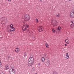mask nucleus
<instances>
[{
    "instance_id": "2",
    "label": "nucleus",
    "mask_w": 74,
    "mask_h": 74,
    "mask_svg": "<svg viewBox=\"0 0 74 74\" xmlns=\"http://www.w3.org/2000/svg\"><path fill=\"white\" fill-rule=\"evenodd\" d=\"M29 27V25L27 24H26L22 26V29L23 31H25L27 30V28H28Z\"/></svg>"
},
{
    "instance_id": "14",
    "label": "nucleus",
    "mask_w": 74,
    "mask_h": 74,
    "mask_svg": "<svg viewBox=\"0 0 74 74\" xmlns=\"http://www.w3.org/2000/svg\"><path fill=\"white\" fill-rule=\"evenodd\" d=\"M10 29H12V28H13V25L12 24H10L9 26Z\"/></svg>"
},
{
    "instance_id": "46",
    "label": "nucleus",
    "mask_w": 74,
    "mask_h": 74,
    "mask_svg": "<svg viewBox=\"0 0 74 74\" xmlns=\"http://www.w3.org/2000/svg\"><path fill=\"white\" fill-rule=\"evenodd\" d=\"M33 36H34V38H35V37H34V35H33Z\"/></svg>"
},
{
    "instance_id": "23",
    "label": "nucleus",
    "mask_w": 74,
    "mask_h": 74,
    "mask_svg": "<svg viewBox=\"0 0 74 74\" xmlns=\"http://www.w3.org/2000/svg\"><path fill=\"white\" fill-rule=\"evenodd\" d=\"M52 32L53 33H55V30L54 29V28H52Z\"/></svg>"
},
{
    "instance_id": "49",
    "label": "nucleus",
    "mask_w": 74,
    "mask_h": 74,
    "mask_svg": "<svg viewBox=\"0 0 74 74\" xmlns=\"http://www.w3.org/2000/svg\"><path fill=\"white\" fill-rule=\"evenodd\" d=\"M25 22H24V24H25Z\"/></svg>"
},
{
    "instance_id": "30",
    "label": "nucleus",
    "mask_w": 74,
    "mask_h": 74,
    "mask_svg": "<svg viewBox=\"0 0 74 74\" xmlns=\"http://www.w3.org/2000/svg\"><path fill=\"white\" fill-rule=\"evenodd\" d=\"M55 24L56 25V26H58V22L56 23H55Z\"/></svg>"
},
{
    "instance_id": "39",
    "label": "nucleus",
    "mask_w": 74,
    "mask_h": 74,
    "mask_svg": "<svg viewBox=\"0 0 74 74\" xmlns=\"http://www.w3.org/2000/svg\"><path fill=\"white\" fill-rule=\"evenodd\" d=\"M57 32H58V33H59V31L58 30H57Z\"/></svg>"
},
{
    "instance_id": "48",
    "label": "nucleus",
    "mask_w": 74,
    "mask_h": 74,
    "mask_svg": "<svg viewBox=\"0 0 74 74\" xmlns=\"http://www.w3.org/2000/svg\"><path fill=\"white\" fill-rule=\"evenodd\" d=\"M42 0H40V1H42Z\"/></svg>"
},
{
    "instance_id": "41",
    "label": "nucleus",
    "mask_w": 74,
    "mask_h": 74,
    "mask_svg": "<svg viewBox=\"0 0 74 74\" xmlns=\"http://www.w3.org/2000/svg\"><path fill=\"white\" fill-rule=\"evenodd\" d=\"M64 46H67V44H64Z\"/></svg>"
},
{
    "instance_id": "25",
    "label": "nucleus",
    "mask_w": 74,
    "mask_h": 74,
    "mask_svg": "<svg viewBox=\"0 0 74 74\" xmlns=\"http://www.w3.org/2000/svg\"><path fill=\"white\" fill-rule=\"evenodd\" d=\"M48 62L49 63V64H50V61H49V60L48 59Z\"/></svg>"
},
{
    "instance_id": "26",
    "label": "nucleus",
    "mask_w": 74,
    "mask_h": 74,
    "mask_svg": "<svg viewBox=\"0 0 74 74\" xmlns=\"http://www.w3.org/2000/svg\"><path fill=\"white\" fill-rule=\"evenodd\" d=\"M12 72H13L14 73H15V70H14V69H12Z\"/></svg>"
},
{
    "instance_id": "38",
    "label": "nucleus",
    "mask_w": 74,
    "mask_h": 74,
    "mask_svg": "<svg viewBox=\"0 0 74 74\" xmlns=\"http://www.w3.org/2000/svg\"><path fill=\"white\" fill-rule=\"evenodd\" d=\"M53 26H56V25L55 24L53 25Z\"/></svg>"
},
{
    "instance_id": "29",
    "label": "nucleus",
    "mask_w": 74,
    "mask_h": 74,
    "mask_svg": "<svg viewBox=\"0 0 74 74\" xmlns=\"http://www.w3.org/2000/svg\"><path fill=\"white\" fill-rule=\"evenodd\" d=\"M2 65V63H1V60H0V66H1Z\"/></svg>"
},
{
    "instance_id": "17",
    "label": "nucleus",
    "mask_w": 74,
    "mask_h": 74,
    "mask_svg": "<svg viewBox=\"0 0 74 74\" xmlns=\"http://www.w3.org/2000/svg\"><path fill=\"white\" fill-rule=\"evenodd\" d=\"M71 27H74V23H72L71 25Z\"/></svg>"
},
{
    "instance_id": "40",
    "label": "nucleus",
    "mask_w": 74,
    "mask_h": 74,
    "mask_svg": "<svg viewBox=\"0 0 74 74\" xmlns=\"http://www.w3.org/2000/svg\"><path fill=\"white\" fill-rule=\"evenodd\" d=\"M38 65H39V66H40V65H41V64L40 63H39Z\"/></svg>"
},
{
    "instance_id": "1",
    "label": "nucleus",
    "mask_w": 74,
    "mask_h": 74,
    "mask_svg": "<svg viewBox=\"0 0 74 74\" xmlns=\"http://www.w3.org/2000/svg\"><path fill=\"white\" fill-rule=\"evenodd\" d=\"M30 18V16L29 14H25L24 15L23 19L24 21H26L27 22V21H29Z\"/></svg>"
},
{
    "instance_id": "20",
    "label": "nucleus",
    "mask_w": 74,
    "mask_h": 74,
    "mask_svg": "<svg viewBox=\"0 0 74 74\" xmlns=\"http://www.w3.org/2000/svg\"><path fill=\"white\" fill-rule=\"evenodd\" d=\"M33 64H28V66L29 67H31L32 66V65H33Z\"/></svg>"
},
{
    "instance_id": "13",
    "label": "nucleus",
    "mask_w": 74,
    "mask_h": 74,
    "mask_svg": "<svg viewBox=\"0 0 74 74\" xmlns=\"http://www.w3.org/2000/svg\"><path fill=\"white\" fill-rule=\"evenodd\" d=\"M53 74H58V72L55 71H53Z\"/></svg>"
},
{
    "instance_id": "3",
    "label": "nucleus",
    "mask_w": 74,
    "mask_h": 74,
    "mask_svg": "<svg viewBox=\"0 0 74 74\" xmlns=\"http://www.w3.org/2000/svg\"><path fill=\"white\" fill-rule=\"evenodd\" d=\"M38 30L39 32L41 33V32H42V31L44 30V28L42 26H40L38 28Z\"/></svg>"
},
{
    "instance_id": "16",
    "label": "nucleus",
    "mask_w": 74,
    "mask_h": 74,
    "mask_svg": "<svg viewBox=\"0 0 74 74\" xmlns=\"http://www.w3.org/2000/svg\"><path fill=\"white\" fill-rule=\"evenodd\" d=\"M24 55L25 58H26V56H27V53L26 52H25L24 53Z\"/></svg>"
},
{
    "instance_id": "12",
    "label": "nucleus",
    "mask_w": 74,
    "mask_h": 74,
    "mask_svg": "<svg viewBox=\"0 0 74 74\" xmlns=\"http://www.w3.org/2000/svg\"><path fill=\"white\" fill-rule=\"evenodd\" d=\"M66 58L68 59L69 58V54L68 53H66Z\"/></svg>"
},
{
    "instance_id": "47",
    "label": "nucleus",
    "mask_w": 74,
    "mask_h": 74,
    "mask_svg": "<svg viewBox=\"0 0 74 74\" xmlns=\"http://www.w3.org/2000/svg\"><path fill=\"white\" fill-rule=\"evenodd\" d=\"M69 0V1H71V0Z\"/></svg>"
},
{
    "instance_id": "31",
    "label": "nucleus",
    "mask_w": 74,
    "mask_h": 74,
    "mask_svg": "<svg viewBox=\"0 0 74 74\" xmlns=\"http://www.w3.org/2000/svg\"><path fill=\"white\" fill-rule=\"evenodd\" d=\"M9 30H10V32H12V29H9Z\"/></svg>"
},
{
    "instance_id": "52",
    "label": "nucleus",
    "mask_w": 74,
    "mask_h": 74,
    "mask_svg": "<svg viewBox=\"0 0 74 74\" xmlns=\"http://www.w3.org/2000/svg\"><path fill=\"white\" fill-rule=\"evenodd\" d=\"M8 29H9V27H8Z\"/></svg>"
},
{
    "instance_id": "11",
    "label": "nucleus",
    "mask_w": 74,
    "mask_h": 74,
    "mask_svg": "<svg viewBox=\"0 0 74 74\" xmlns=\"http://www.w3.org/2000/svg\"><path fill=\"white\" fill-rule=\"evenodd\" d=\"M10 74H15V72H12V70H10Z\"/></svg>"
},
{
    "instance_id": "43",
    "label": "nucleus",
    "mask_w": 74,
    "mask_h": 74,
    "mask_svg": "<svg viewBox=\"0 0 74 74\" xmlns=\"http://www.w3.org/2000/svg\"><path fill=\"white\" fill-rule=\"evenodd\" d=\"M68 48H69V49H70V47H68Z\"/></svg>"
},
{
    "instance_id": "42",
    "label": "nucleus",
    "mask_w": 74,
    "mask_h": 74,
    "mask_svg": "<svg viewBox=\"0 0 74 74\" xmlns=\"http://www.w3.org/2000/svg\"><path fill=\"white\" fill-rule=\"evenodd\" d=\"M7 32H8V33H10V31H8Z\"/></svg>"
},
{
    "instance_id": "9",
    "label": "nucleus",
    "mask_w": 74,
    "mask_h": 74,
    "mask_svg": "<svg viewBox=\"0 0 74 74\" xmlns=\"http://www.w3.org/2000/svg\"><path fill=\"white\" fill-rule=\"evenodd\" d=\"M58 30L59 31H60L61 30V27L59 26L58 28H56V30Z\"/></svg>"
},
{
    "instance_id": "18",
    "label": "nucleus",
    "mask_w": 74,
    "mask_h": 74,
    "mask_svg": "<svg viewBox=\"0 0 74 74\" xmlns=\"http://www.w3.org/2000/svg\"><path fill=\"white\" fill-rule=\"evenodd\" d=\"M11 29H12V32H14V31H15V28L14 27H13V28H12Z\"/></svg>"
},
{
    "instance_id": "51",
    "label": "nucleus",
    "mask_w": 74,
    "mask_h": 74,
    "mask_svg": "<svg viewBox=\"0 0 74 74\" xmlns=\"http://www.w3.org/2000/svg\"><path fill=\"white\" fill-rule=\"evenodd\" d=\"M8 31H9V29L8 30Z\"/></svg>"
},
{
    "instance_id": "7",
    "label": "nucleus",
    "mask_w": 74,
    "mask_h": 74,
    "mask_svg": "<svg viewBox=\"0 0 74 74\" xmlns=\"http://www.w3.org/2000/svg\"><path fill=\"white\" fill-rule=\"evenodd\" d=\"M15 52H16V53H18V52H19V49L18 48H16V49H15Z\"/></svg>"
},
{
    "instance_id": "37",
    "label": "nucleus",
    "mask_w": 74,
    "mask_h": 74,
    "mask_svg": "<svg viewBox=\"0 0 74 74\" xmlns=\"http://www.w3.org/2000/svg\"><path fill=\"white\" fill-rule=\"evenodd\" d=\"M56 33H58V32L57 31V30H56Z\"/></svg>"
},
{
    "instance_id": "44",
    "label": "nucleus",
    "mask_w": 74,
    "mask_h": 74,
    "mask_svg": "<svg viewBox=\"0 0 74 74\" xmlns=\"http://www.w3.org/2000/svg\"><path fill=\"white\" fill-rule=\"evenodd\" d=\"M12 66V65H11L10 67H13V66Z\"/></svg>"
},
{
    "instance_id": "35",
    "label": "nucleus",
    "mask_w": 74,
    "mask_h": 74,
    "mask_svg": "<svg viewBox=\"0 0 74 74\" xmlns=\"http://www.w3.org/2000/svg\"><path fill=\"white\" fill-rule=\"evenodd\" d=\"M29 37H31V35H30V34H29Z\"/></svg>"
},
{
    "instance_id": "8",
    "label": "nucleus",
    "mask_w": 74,
    "mask_h": 74,
    "mask_svg": "<svg viewBox=\"0 0 74 74\" xmlns=\"http://www.w3.org/2000/svg\"><path fill=\"white\" fill-rule=\"evenodd\" d=\"M29 63V64H34V61H31L30 60H29V61H28Z\"/></svg>"
},
{
    "instance_id": "50",
    "label": "nucleus",
    "mask_w": 74,
    "mask_h": 74,
    "mask_svg": "<svg viewBox=\"0 0 74 74\" xmlns=\"http://www.w3.org/2000/svg\"><path fill=\"white\" fill-rule=\"evenodd\" d=\"M32 37V38H33V39L34 38H33V37Z\"/></svg>"
},
{
    "instance_id": "4",
    "label": "nucleus",
    "mask_w": 74,
    "mask_h": 74,
    "mask_svg": "<svg viewBox=\"0 0 74 74\" xmlns=\"http://www.w3.org/2000/svg\"><path fill=\"white\" fill-rule=\"evenodd\" d=\"M70 15L71 17L72 18H74V11H72L70 13Z\"/></svg>"
},
{
    "instance_id": "33",
    "label": "nucleus",
    "mask_w": 74,
    "mask_h": 74,
    "mask_svg": "<svg viewBox=\"0 0 74 74\" xmlns=\"http://www.w3.org/2000/svg\"><path fill=\"white\" fill-rule=\"evenodd\" d=\"M56 20H55V19H53L52 20V21H56Z\"/></svg>"
},
{
    "instance_id": "5",
    "label": "nucleus",
    "mask_w": 74,
    "mask_h": 74,
    "mask_svg": "<svg viewBox=\"0 0 74 74\" xmlns=\"http://www.w3.org/2000/svg\"><path fill=\"white\" fill-rule=\"evenodd\" d=\"M29 60H31V61H33L34 62V58L31 56L28 59V62H29Z\"/></svg>"
},
{
    "instance_id": "6",
    "label": "nucleus",
    "mask_w": 74,
    "mask_h": 74,
    "mask_svg": "<svg viewBox=\"0 0 74 74\" xmlns=\"http://www.w3.org/2000/svg\"><path fill=\"white\" fill-rule=\"evenodd\" d=\"M65 42L66 43V44H69V43H70V42L69 41V39H66L65 40Z\"/></svg>"
},
{
    "instance_id": "45",
    "label": "nucleus",
    "mask_w": 74,
    "mask_h": 74,
    "mask_svg": "<svg viewBox=\"0 0 74 74\" xmlns=\"http://www.w3.org/2000/svg\"><path fill=\"white\" fill-rule=\"evenodd\" d=\"M9 1H11V0H8Z\"/></svg>"
},
{
    "instance_id": "36",
    "label": "nucleus",
    "mask_w": 74,
    "mask_h": 74,
    "mask_svg": "<svg viewBox=\"0 0 74 74\" xmlns=\"http://www.w3.org/2000/svg\"><path fill=\"white\" fill-rule=\"evenodd\" d=\"M29 29H27V32H29Z\"/></svg>"
},
{
    "instance_id": "22",
    "label": "nucleus",
    "mask_w": 74,
    "mask_h": 74,
    "mask_svg": "<svg viewBox=\"0 0 74 74\" xmlns=\"http://www.w3.org/2000/svg\"><path fill=\"white\" fill-rule=\"evenodd\" d=\"M11 58L10 57V56H8V60H11Z\"/></svg>"
},
{
    "instance_id": "19",
    "label": "nucleus",
    "mask_w": 74,
    "mask_h": 74,
    "mask_svg": "<svg viewBox=\"0 0 74 74\" xmlns=\"http://www.w3.org/2000/svg\"><path fill=\"white\" fill-rule=\"evenodd\" d=\"M56 16L57 18H58V17H59V16H60V14H59L58 13L57 14H56Z\"/></svg>"
},
{
    "instance_id": "28",
    "label": "nucleus",
    "mask_w": 74,
    "mask_h": 74,
    "mask_svg": "<svg viewBox=\"0 0 74 74\" xmlns=\"http://www.w3.org/2000/svg\"><path fill=\"white\" fill-rule=\"evenodd\" d=\"M35 19L37 22V23L38 22V19L36 18Z\"/></svg>"
},
{
    "instance_id": "21",
    "label": "nucleus",
    "mask_w": 74,
    "mask_h": 74,
    "mask_svg": "<svg viewBox=\"0 0 74 74\" xmlns=\"http://www.w3.org/2000/svg\"><path fill=\"white\" fill-rule=\"evenodd\" d=\"M46 45V47H47V48H49V45H48V44H47V43H46L45 44Z\"/></svg>"
},
{
    "instance_id": "34",
    "label": "nucleus",
    "mask_w": 74,
    "mask_h": 74,
    "mask_svg": "<svg viewBox=\"0 0 74 74\" xmlns=\"http://www.w3.org/2000/svg\"><path fill=\"white\" fill-rule=\"evenodd\" d=\"M73 22H74L73 21H71V23H73Z\"/></svg>"
},
{
    "instance_id": "10",
    "label": "nucleus",
    "mask_w": 74,
    "mask_h": 74,
    "mask_svg": "<svg viewBox=\"0 0 74 74\" xmlns=\"http://www.w3.org/2000/svg\"><path fill=\"white\" fill-rule=\"evenodd\" d=\"M6 70H8L10 69V67L8 65H6L5 66Z\"/></svg>"
},
{
    "instance_id": "24",
    "label": "nucleus",
    "mask_w": 74,
    "mask_h": 74,
    "mask_svg": "<svg viewBox=\"0 0 74 74\" xmlns=\"http://www.w3.org/2000/svg\"><path fill=\"white\" fill-rule=\"evenodd\" d=\"M32 71H35V69H34V67H33L32 69Z\"/></svg>"
},
{
    "instance_id": "32",
    "label": "nucleus",
    "mask_w": 74,
    "mask_h": 74,
    "mask_svg": "<svg viewBox=\"0 0 74 74\" xmlns=\"http://www.w3.org/2000/svg\"><path fill=\"white\" fill-rule=\"evenodd\" d=\"M55 23H57V21H56V20L55 21Z\"/></svg>"
},
{
    "instance_id": "15",
    "label": "nucleus",
    "mask_w": 74,
    "mask_h": 74,
    "mask_svg": "<svg viewBox=\"0 0 74 74\" xmlns=\"http://www.w3.org/2000/svg\"><path fill=\"white\" fill-rule=\"evenodd\" d=\"M41 60L42 62H44L45 61V58L44 57H42V58Z\"/></svg>"
},
{
    "instance_id": "27",
    "label": "nucleus",
    "mask_w": 74,
    "mask_h": 74,
    "mask_svg": "<svg viewBox=\"0 0 74 74\" xmlns=\"http://www.w3.org/2000/svg\"><path fill=\"white\" fill-rule=\"evenodd\" d=\"M14 68H13V67H10V71L12 70L11 69H13Z\"/></svg>"
}]
</instances>
